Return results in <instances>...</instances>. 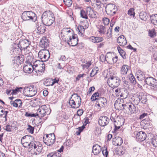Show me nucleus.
<instances>
[{"instance_id": "1", "label": "nucleus", "mask_w": 157, "mask_h": 157, "mask_svg": "<svg viewBox=\"0 0 157 157\" xmlns=\"http://www.w3.org/2000/svg\"><path fill=\"white\" fill-rule=\"evenodd\" d=\"M43 23L45 25L50 26L55 22V17L52 12L50 10L44 12L41 17Z\"/></svg>"}, {"instance_id": "2", "label": "nucleus", "mask_w": 157, "mask_h": 157, "mask_svg": "<svg viewBox=\"0 0 157 157\" xmlns=\"http://www.w3.org/2000/svg\"><path fill=\"white\" fill-rule=\"evenodd\" d=\"M21 18L25 21H30L35 22L37 20L36 14L32 11H24L21 15Z\"/></svg>"}, {"instance_id": "3", "label": "nucleus", "mask_w": 157, "mask_h": 157, "mask_svg": "<svg viewBox=\"0 0 157 157\" xmlns=\"http://www.w3.org/2000/svg\"><path fill=\"white\" fill-rule=\"evenodd\" d=\"M121 105L123 107V109L125 110L128 109V113L131 114L136 113L138 112L136 107L132 103L126 102L125 104H122Z\"/></svg>"}, {"instance_id": "4", "label": "nucleus", "mask_w": 157, "mask_h": 157, "mask_svg": "<svg viewBox=\"0 0 157 157\" xmlns=\"http://www.w3.org/2000/svg\"><path fill=\"white\" fill-rule=\"evenodd\" d=\"M105 9L106 13L110 16L115 15L117 10V8L116 6L112 3L107 4L105 7Z\"/></svg>"}, {"instance_id": "5", "label": "nucleus", "mask_w": 157, "mask_h": 157, "mask_svg": "<svg viewBox=\"0 0 157 157\" xmlns=\"http://www.w3.org/2000/svg\"><path fill=\"white\" fill-rule=\"evenodd\" d=\"M144 82L146 84L151 86V89H154L157 88V80L151 76H148L144 79Z\"/></svg>"}, {"instance_id": "6", "label": "nucleus", "mask_w": 157, "mask_h": 157, "mask_svg": "<svg viewBox=\"0 0 157 157\" xmlns=\"http://www.w3.org/2000/svg\"><path fill=\"white\" fill-rule=\"evenodd\" d=\"M121 81L120 79L117 77L111 76L107 81L109 85L113 87H117L119 85Z\"/></svg>"}, {"instance_id": "7", "label": "nucleus", "mask_w": 157, "mask_h": 157, "mask_svg": "<svg viewBox=\"0 0 157 157\" xmlns=\"http://www.w3.org/2000/svg\"><path fill=\"white\" fill-rule=\"evenodd\" d=\"M25 92L28 97H33L37 93V89L33 86H31L25 88L24 89Z\"/></svg>"}, {"instance_id": "8", "label": "nucleus", "mask_w": 157, "mask_h": 157, "mask_svg": "<svg viewBox=\"0 0 157 157\" xmlns=\"http://www.w3.org/2000/svg\"><path fill=\"white\" fill-rule=\"evenodd\" d=\"M56 137L54 133L49 134L48 138H45V136L43 138L44 142L48 146H51L54 144L55 141Z\"/></svg>"}, {"instance_id": "9", "label": "nucleus", "mask_w": 157, "mask_h": 157, "mask_svg": "<svg viewBox=\"0 0 157 157\" xmlns=\"http://www.w3.org/2000/svg\"><path fill=\"white\" fill-rule=\"evenodd\" d=\"M38 57L42 62L48 60L50 57V54L48 51H40L38 53Z\"/></svg>"}, {"instance_id": "10", "label": "nucleus", "mask_w": 157, "mask_h": 157, "mask_svg": "<svg viewBox=\"0 0 157 157\" xmlns=\"http://www.w3.org/2000/svg\"><path fill=\"white\" fill-rule=\"evenodd\" d=\"M114 56V53H108L105 57L104 55H101L100 58V60L101 61H102L101 58L102 57L103 58L104 60H105L107 61L108 63L111 64H113V59Z\"/></svg>"}, {"instance_id": "11", "label": "nucleus", "mask_w": 157, "mask_h": 157, "mask_svg": "<svg viewBox=\"0 0 157 157\" xmlns=\"http://www.w3.org/2000/svg\"><path fill=\"white\" fill-rule=\"evenodd\" d=\"M78 38L76 34H72V36H70L69 39L67 40V43L70 46H75L78 44Z\"/></svg>"}, {"instance_id": "12", "label": "nucleus", "mask_w": 157, "mask_h": 157, "mask_svg": "<svg viewBox=\"0 0 157 157\" xmlns=\"http://www.w3.org/2000/svg\"><path fill=\"white\" fill-rule=\"evenodd\" d=\"M31 41L25 39L21 40L18 44L22 51L23 49L27 48L31 44Z\"/></svg>"}, {"instance_id": "13", "label": "nucleus", "mask_w": 157, "mask_h": 157, "mask_svg": "<svg viewBox=\"0 0 157 157\" xmlns=\"http://www.w3.org/2000/svg\"><path fill=\"white\" fill-rule=\"evenodd\" d=\"M135 135L136 134V138L137 140L140 141H142L144 140L147 136V135L145 132L143 131L139 132H135Z\"/></svg>"}, {"instance_id": "14", "label": "nucleus", "mask_w": 157, "mask_h": 157, "mask_svg": "<svg viewBox=\"0 0 157 157\" xmlns=\"http://www.w3.org/2000/svg\"><path fill=\"white\" fill-rule=\"evenodd\" d=\"M109 119L107 117L101 116L98 120V124L100 126H105L109 123Z\"/></svg>"}, {"instance_id": "15", "label": "nucleus", "mask_w": 157, "mask_h": 157, "mask_svg": "<svg viewBox=\"0 0 157 157\" xmlns=\"http://www.w3.org/2000/svg\"><path fill=\"white\" fill-rule=\"evenodd\" d=\"M23 141L27 142L30 144L32 147H33V145L35 144L34 138L32 136L27 135L22 137L21 139Z\"/></svg>"}, {"instance_id": "16", "label": "nucleus", "mask_w": 157, "mask_h": 157, "mask_svg": "<svg viewBox=\"0 0 157 157\" xmlns=\"http://www.w3.org/2000/svg\"><path fill=\"white\" fill-rule=\"evenodd\" d=\"M44 25L43 23H38L36 25L37 31L36 32L38 34H42L45 31Z\"/></svg>"}, {"instance_id": "17", "label": "nucleus", "mask_w": 157, "mask_h": 157, "mask_svg": "<svg viewBox=\"0 0 157 157\" xmlns=\"http://www.w3.org/2000/svg\"><path fill=\"white\" fill-rule=\"evenodd\" d=\"M22 52L18 45H15L11 48L10 53L11 55H17L19 54L20 53Z\"/></svg>"}, {"instance_id": "18", "label": "nucleus", "mask_w": 157, "mask_h": 157, "mask_svg": "<svg viewBox=\"0 0 157 157\" xmlns=\"http://www.w3.org/2000/svg\"><path fill=\"white\" fill-rule=\"evenodd\" d=\"M49 40L46 37L43 36L40 40L39 45L42 48H47L49 44Z\"/></svg>"}, {"instance_id": "19", "label": "nucleus", "mask_w": 157, "mask_h": 157, "mask_svg": "<svg viewBox=\"0 0 157 157\" xmlns=\"http://www.w3.org/2000/svg\"><path fill=\"white\" fill-rule=\"evenodd\" d=\"M117 42L121 46H123L125 45L127 43V41L123 35L120 36L117 39Z\"/></svg>"}, {"instance_id": "20", "label": "nucleus", "mask_w": 157, "mask_h": 157, "mask_svg": "<svg viewBox=\"0 0 157 157\" xmlns=\"http://www.w3.org/2000/svg\"><path fill=\"white\" fill-rule=\"evenodd\" d=\"M71 99H72L76 103H77L78 106H80L81 103V99L77 94H74L72 95Z\"/></svg>"}, {"instance_id": "21", "label": "nucleus", "mask_w": 157, "mask_h": 157, "mask_svg": "<svg viewBox=\"0 0 157 157\" xmlns=\"http://www.w3.org/2000/svg\"><path fill=\"white\" fill-rule=\"evenodd\" d=\"M113 143L115 146H121L123 143V140L121 137L117 136L113 139Z\"/></svg>"}, {"instance_id": "22", "label": "nucleus", "mask_w": 157, "mask_h": 157, "mask_svg": "<svg viewBox=\"0 0 157 157\" xmlns=\"http://www.w3.org/2000/svg\"><path fill=\"white\" fill-rule=\"evenodd\" d=\"M138 98L140 99L142 103L145 104L147 101V97L146 95L143 92H140L138 95Z\"/></svg>"}, {"instance_id": "23", "label": "nucleus", "mask_w": 157, "mask_h": 157, "mask_svg": "<svg viewBox=\"0 0 157 157\" xmlns=\"http://www.w3.org/2000/svg\"><path fill=\"white\" fill-rule=\"evenodd\" d=\"M23 62V59L22 57L19 56H15L13 59V62L17 65H19Z\"/></svg>"}, {"instance_id": "24", "label": "nucleus", "mask_w": 157, "mask_h": 157, "mask_svg": "<svg viewBox=\"0 0 157 157\" xmlns=\"http://www.w3.org/2000/svg\"><path fill=\"white\" fill-rule=\"evenodd\" d=\"M98 31L101 35L105 34L106 32V27L102 25H98Z\"/></svg>"}, {"instance_id": "25", "label": "nucleus", "mask_w": 157, "mask_h": 157, "mask_svg": "<svg viewBox=\"0 0 157 157\" xmlns=\"http://www.w3.org/2000/svg\"><path fill=\"white\" fill-rule=\"evenodd\" d=\"M36 115L39 117H42L45 115L44 110L42 107V105L38 109Z\"/></svg>"}, {"instance_id": "26", "label": "nucleus", "mask_w": 157, "mask_h": 157, "mask_svg": "<svg viewBox=\"0 0 157 157\" xmlns=\"http://www.w3.org/2000/svg\"><path fill=\"white\" fill-rule=\"evenodd\" d=\"M101 148L98 145H94L93 147V152L94 155H97L101 152Z\"/></svg>"}, {"instance_id": "27", "label": "nucleus", "mask_w": 157, "mask_h": 157, "mask_svg": "<svg viewBox=\"0 0 157 157\" xmlns=\"http://www.w3.org/2000/svg\"><path fill=\"white\" fill-rule=\"evenodd\" d=\"M150 20L152 23L157 25V14L151 15L150 17Z\"/></svg>"}, {"instance_id": "28", "label": "nucleus", "mask_w": 157, "mask_h": 157, "mask_svg": "<svg viewBox=\"0 0 157 157\" xmlns=\"http://www.w3.org/2000/svg\"><path fill=\"white\" fill-rule=\"evenodd\" d=\"M98 102H100L102 104V106L103 107L106 106L107 103V101L106 98L104 97H99L98 98Z\"/></svg>"}, {"instance_id": "29", "label": "nucleus", "mask_w": 157, "mask_h": 157, "mask_svg": "<svg viewBox=\"0 0 157 157\" xmlns=\"http://www.w3.org/2000/svg\"><path fill=\"white\" fill-rule=\"evenodd\" d=\"M140 18L143 20L146 21L148 17L147 13L145 12H141L139 15Z\"/></svg>"}, {"instance_id": "30", "label": "nucleus", "mask_w": 157, "mask_h": 157, "mask_svg": "<svg viewBox=\"0 0 157 157\" xmlns=\"http://www.w3.org/2000/svg\"><path fill=\"white\" fill-rule=\"evenodd\" d=\"M128 66L126 65H124L121 69L120 72L121 74L125 75L127 73L128 68Z\"/></svg>"}, {"instance_id": "31", "label": "nucleus", "mask_w": 157, "mask_h": 157, "mask_svg": "<svg viewBox=\"0 0 157 157\" xmlns=\"http://www.w3.org/2000/svg\"><path fill=\"white\" fill-rule=\"evenodd\" d=\"M89 15L92 18H96L97 17V13L93 10H90L89 11Z\"/></svg>"}, {"instance_id": "32", "label": "nucleus", "mask_w": 157, "mask_h": 157, "mask_svg": "<svg viewBox=\"0 0 157 157\" xmlns=\"http://www.w3.org/2000/svg\"><path fill=\"white\" fill-rule=\"evenodd\" d=\"M69 103L71 107L73 108H77L79 107L80 106H78V104L76 105V102L72 99H70L69 101Z\"/></svg>"}, {"instance_id": "33", "label": "nucleus", "mask_w": 157, "mask_h": 157, "mask_svg": "<svg viewBox=\"0 0 157 157\" xmlns=\"http://www.w3.org/2000/svg\"><path fill=\"white\" fill-rule=\"evenodd\" d=\"M61 155L58 152H53L48 154L47 157H61Z\"/></svg>"}, {"instance_id": "34", "label": "nucleus", "mask_w": 157, "mask_h": 157, "mask_svg": "<svg viewBox=\"0 0 157 157\" xmlns=\"http://www.w3.org/2000/svg\"><path fill=\"white\" fill-rule=\"evenodd\" d=\"M117 50L120 54L122 56V58L124 59H126V52H125L119 46L117 47Z\"/></svg>"}, {"instance_id": "35", "label": "nucleus", "mask_w": 157, "mask_h": 157, "mask_svg": "<svg viewBox=\"0 0 157 157\" xmlns=\"http://www.w3.org/2000/svg\"><path fill=\"white\" fill-rule=\"evenodd\" d=\"M36 142H35V144L33 145V149H34V150L36 149L38 152H40L42 150V146L36 144Z\"/></svg>"}, {"instance_id": "36", "label": "nucleus", "mask_w": 157, "mask_h": 157, "mask_svg": "<svg viewBox=\"0 0 157 157\" xmlns=\"http://www.w3.org/2000/svg\"><path fill=\"white\" fill-rule=\"evenodd\" d=\"M128 77L131 81V83L135 85L136 83V78L132 74H130L128 75Z\"/></svg>"}, {"instance_id": "37", "label": "nucleus", "mask_w": 157, "mask_h": 157, "mask_svg": "<svg viewBox=\"0 0 157 157\" xmlns=\"http://www.w3.org/2000/svg\"><path fill=\"white\" fill-rule=\"evenodd\" d=\"M30 65H25L23 68V70L26 73H30L32 72V68Z\"/></svg>"}, {"instance_id": "38", "label": "nucleus", "mask_w": 157, "mask_h": 157, "mask_svg": "<svg viewBox=\"0 0 157 157\" xmlns=\"http://www.w3.org/2000/svg\"><path fill=\"white\" fill-rule=\"evenodd\" d=\"M148 35L151 37H154L156 36V33L154 29H149L148 31Z\"/></svg>"}, {"instance_id": "39", "label": "nucleus", "mask_w": 157, "mask_h": 157, "mask_svg": "<svg viewBox=\"0 0 157 157\" xmlns=\"http://www.w3.org/2000/svg\"><path fill=\"white\" fill-rule=\"evenodd\" d=\"M99 94L98 92H95L94 93L91 97V99L93 101L98 100V98L96 97H98Z\"/></svg>"}, {"instance_id": "40", "label": "nucleus", "mask_w": 157, "mask_h": 157, "mask_svg": "<svg viewBox=\"0 0 157 157\" xmlns=\"http://www.w3.org/2000/svg\"><path fill=\"white\" fill-rule=\"evenodd\" d=\"M151 143L155 147H157V136H154L151 139Z\"/></svg>"}, {"instance_id": "41", "label": "nucleus", "mask_w": 157, "mask_h": 157, "mask_svg": "<svg viewBox=\"0 0 157 157\" xmlns=\"http://www.w3.org/2000/svg\"><path fill=\"white\" fill-rule=\"evenodd\" d=\"M27 48H25V49H23L24 51L25 52L24 55L25 57H29V56L32 55V53L31 52L28 50Z\"/></svg>"}, {"instance_id": "42", "label": "nucleus", "mask_w": 157, "mask_h": 157, "mask_svg": "<svg viewBox=\"0 0 157 157\" xmlns=\"http://www.w3.org/2000/svg\"><path fill=\"white\" fill-rule=\"evenodd\" d=\"M102 153L104 156L105 157H107L108 155V152L107 150L106 147L104 146L101 148Z\"/></svg>"}, {"instance_id": "43", "label": "nucleus", "mask_w": 157, "mask_h": 157, "mask_svg": "<svg viewBox=\"0 0 157 157\" xmlns=\"http://www.w3.org/2000/svg\"><path fill=\"white\" fill-rule=\"evenodd\" d=\"M95 2L96 5L97 7V9H101V6L102 5H103V4L99 0H96Z\"/></svg>"}, {"instance_id": "44", "label": "nucleus", "mask_w": 157, "mask_h": 157, "mask_svg": "<svg viewBox=\"0 0 157 157\" xmlns=\"http://www.w3.org/2000/svg\"><path fill=\"white\" fill-rule=\"evenodd\" d=\"M21 142L23 146L25 147H29V148H33V147H32L30 145V144L28 143V142H27L23 141L22 139H21Z\"/></svg>"}, {"instance_id": "45", "label": "nucleus", "mask_w": 157, "mask_h": 157, "mask_svg": "<svg viewBox=\"0 0 157 157\" xmlns=\"http://www.w3.org/2000/svg\"><path fill=\"white\" fill-rule=\"evenodd\" d=\"M80 16L81 17L83 18H84L86 19H88L87 16L85 11L83 10H81Z\"/></svg>"}, {"instance_id": "46", "label": "nucleus", "mask_w": 157, "mask_h": 157, "mask_svg": "<svg viewBox=\"0 0 157 157\" xmlns=\"http://www.w3.org/2000/svg\"><path fill=\"white\" fill-rule=\"evenodd\" d=\"M128 14L130 16H133L134 17L135 15V12H134V9L133 8L130 9L128 11Z\"/></svg>"}, {"instance_id": "47", "label": "nucleus", "mask_w": 157, "mask_h": 157, "mask_svg": "<svg viewBox=\"0 0 157 157\" xmlns=\"http://www.w3.org/2000/svg\"><path fill=\"white\" fill-rule=\"evenodd\" d=\"M138 75L140 77V79H138L139 80H142L144 79H145L147 77L145 76L144 74L142 72H139Z\"/></svg>"}, {"instance_id": "48", "label": "nucleus", "mask_w": 157, "mask_h": 157, "mask_svg": "<svg viewBox=\"0 0 157 157\" xmlns=\"http://www.w3.org/2000/svg\"><path fill=\"white\" fill-rule=\"evenodd\" d=\"M64 4L68 7L70 6L72 4L71 0H63Z\"/></svg>"}, {"instance_id": "49", "label": "nucleus", "mask_w": 157, "mask_h": 157, "mask_svg": "<svg viewBox=\"0 0 157 157\" xmlns=\"http://www.w3.org/2000/svg\"><path fill=\"white\" fill-rule=\"evenodd\" d=\"M42 107L44 110V112L45 115H49L50 113V111H49L48 108L46 107L45 105H42Z\"/></svg>"}, {"instance_id": "50", "label": "nucleus", "mask_w": 157, "mask_h": 157, "mask_svg": "<svg viewBox=\"0 0 157 157\" xmlns=\"http://www.w3.org/2000/svg\"><path fill=\"white\" fill-rule=\"evenodd\" d=\"M28 128H27L28 131L31 134H33L34 132V127L30 125H28Z\"/></svg>"}, {"instance_id": "51", "label": "nucleus", "mask_w": 157, "mask_h": 157, "mask_svg": "<svg viewBox=\"0 0 157 157\" xmlns=\"http://www.w3.org/2000/svg\"><path fill=\"white\" fill-rule=\"evenodd\" d=\"M91 61H89L86 63L82 65V66L83 68L84 69L86 68L87 69L91 64Z\"/></svg>"}, {"instance_id": "52", "label": "nucleus", "mask_w": 157, "mask_h": 157, "mask_svg": "<svg viewBox=\"0 0 157 157\" xmlns=\"http://www.w3.org/2000/svg\"><path fill=\"white\" fill-rule=\"evenodd\" d=\"M22 87H17L15 89L12 90V92L11 93V94H16L17 92L21 91L20 90V89H22Z\"/></svg>"}, {"instance_id": "53", "label": "nucleus", "mask_w": 157, "mask_h": 157, "mask_svg": "<svg viewBox=\"0 0 157 157\" xmlns=\"http://www.w3.org/2000/svg\"><path fill=\"white\" fill-rule=\"evenodd\" d=\"M102 21L105 25H108L109 23V20L107 17H104L102 19Z\"/></svg>"}, {"instance_id": "54", "label": "nucleus", "mask_w": 157, "mask_h": 157, "mask_svg": "<svg viewBox=\"0 0 157 157\" xmlns=\"http://www.w3.org/2000/svg\"><path fill=\"white\" fill-rule=\"evenodd\" d=\"M104 40L103 38L101 36H96V43H98L102 42Z\"/></svg>"}, {"instance_id": "55", "label": "nucleus", "mask_w": 157, "mask_h": 157, "mask_svg": "<svg viewBox=\"0 0 157 157\" xmlns=\"http://www.w3.org/2000/svg\"><path fill=\"white\" fill-rule=\"evenodd\" d=\"M0 113H4V116L3 117V118H5V121H6L7 120L6 117L7 113H8V111H4L3 109L0 110Z\"/></svg>"}, {"instance_id": "56", "label": "nucleus", "mask_w": 157, "mask_h": 157, "mask_svg": "<svg viewBox=\"0 0 157 157\" xmlns=\"http://www.w3.org/2000/svg\"><path fill=\"white\" fill-rule=\"evenodd\" d=\"M25 116L26 117H36V113H29L27 112H26Z\"/></svg>"}, {"instance_id": "57", "label": "nucleus", "mask_w": 157, "mask_h": 157, "mask_svg": "<svg viewBox=\"0 0 157 157\" xmlns=\"http://www.w3.org/2000/svg\"><path fill=\"white\" fill-rule=\"evenodd\" d=\"M86 75V74H79L78 75L76 78V81H79L81 78H83L84 76Z\"/></svg>"}, {"instance_id": "58", "label": "nucleus", "mask_w": 157, "mask_h": 157, "mask_svg": "<svg viewBox=\"0 0 157 157\" xmlns=\"http://www.w3.org/2000/svg\"><path fill=\"white\" fill-rule=\"evenodd\" d=\"M12 128L10 125L7 124L5 126V130L8 132H10L12 131Z\"/></svg>"}, {"instance_id": "59", "label": "nucleus", "mask_w": 157, "mask_h": 157, "mask_svg": "<svg viewBox=\"0 0 157 157\" xmlns=\"http://www.w3.org/2000/svg\"><path fill=\"white\" fill-rule=\"evenodd\" d=\"M16 102H17V105L18 106V107L21 108V107L22 103L21 100L20 99H16Z\"/></svg>"}, {"instance_id": "60", "label": "nucleus", "mask_w": 157, "mask_h": 157, "mask_svg": "<svg viewBox=\"0 0 157 157\" xmlns=\"http://www.w3.org/2000/svg\"><path fill=\"white\" fill-rule=\"evenodd\" d=\"M52 84L51 85H47V86H53L56 83H58L59 81V79H57L56 78H55L54 79H52Z\"/></svg>"}, {"instance_id": "61", "label": "nucleus", "mask_w": 157, "mask_h": 157, "mask_svg": "<svg viewBox=\"0 0 157 157\" xmlns=\"http://www.w3.org/2000/svg\"><path fill=\"white\" fill-rule=\"evenodd\" d=\"M122 90H124V89H116L115 90V92L116 93V94L117 95H120V96L121 97H122L123 96H122V94H120V93L122 91Z\"/></svg>"}, {"instance_id": "62", "label": "nucleus", "mask_w": 157, "mask_h": 157, "mask_svg": "<svg viewBox=\"0 0 157 157\" xmlns=\"http://www.w3.org/2000/svg\"><path fill=\"white\" fill-rule=\"evenodd\" d=\"M83 113V111L82 109H79L77 111V115L79 116H80Z\"/></svg>"}, {"instance_id": "63", "label": "nucleus", "mask_w": 157, "mask_h": 157, "mask_svg": "<svg viewBox=\"0 0 157 157\" xmlns=\"http://www.w3.org/2000/svg\"><path fill=\"white\" fill-rule=\"evenodd\" d=\"M78 29L79 31L78 33H81V35H82V29L83 30V31L84 30V28L82 26H80V27H78Z\"/></svg>"}, {"instance_id": "64", "label": "nucleus", "mask_w": 157, "mask_h": 157, "mask_svg": "<svg viewBox=\"0 0 157 157\" xmlns=\"http://www.w3.org/2000/svg\"><path fill=\"white\" fill-rule=\"evenodd\" d=\"M71 144V141L70 140H67L64 143V144L66 146H70Z\"/></svg>"}]
</instances>
